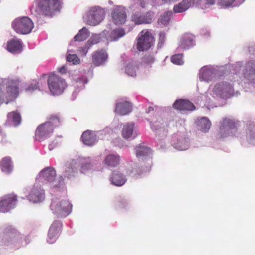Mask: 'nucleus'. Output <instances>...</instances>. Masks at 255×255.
Listing matches in <instances>:
<instances>
[{"label":"nucleus","mask_w":255,"mask_h":255,"mask_svg":"<svg viewBox=\"0 0 255 255\" xmlns=\"http://www.w3.org/2000/svg\"><path fill=\"white\" fill-rule=\"evenodd\" d=\"M62 123L60 117L58 115H52L48 118V121L40 124L35 132V139L41 141L50 136L55 128L59 127Z\"/></svg>","instance_id":"nucleus-1"},{"label":"nucleus","mask_w":255,"mask_h":255,"mask_svg":"<svg viewBox=\"0 0 255 255\" xmlns=\"http://www.w3.org/2000/svg\"><path fill=\"white\" fill-rule=\"evenodd\" d=\"M47 84L49 91L53 95L61 94L67 87L65 80L54 73L49 74Z\"/></svg>","instance_id":"nucleus-2"},{"label":"nucleus","mask_w":255,"mask_h":255,"mask_svg":"<svg viewBox=\"0 0 255 255\" xmlns=\"http://www.w3.org/2000/svg\"><path fill=\"white\" fill-rule=\"evenodd\" d=\"M61 0H40L38 7L45 16L52 17L60 11L62 7Z\"/></svg>","instance_id":"nucleus-3"},{"label":"nucleus","mask_w":255,"mask_h":255,"mask_svg":"<svg viewBox=\"0 0 255 255\" xmlns=\"http://www.w3.org/2000/svg\"><path fill=\"white\" fill-rule=\"evenodd\" d=\"M72 205L68 200L59 201L57 199L52 200L50 208L58 217H66L72 211Z\"/></svg>","instance_id":"nucleus-4"},{"label":"nucleus","mask_w":255,"mask_h":255,"mask_svg":"<svg viewBox=\"0 0 255 255\" xmlns=\"http://www.w3.org/2000/svg\"><path fill=\"white\" fill-rule=\"evenodd\" d=\"M34 27L32 20L27 16L18 17L12 23V27L19 34H27L29 33Z\"/></svg>","instance_id":"nucleus-5"},{"label":"nucleus","mask_w":255,"mask_h":255,"mask_svg":"<svg viewBox=\"0 0 255 255\" xmlns=\"http://www.w3.org/2000/svg\"><path fill=\"white\" fill-rule=\"evenodd\" d=\"M105 16V11L104 9L98 6H94L89 9L84 17V20L87 24L95 26L103 21Z\"/></svg>","instance_id":"nucleus-6"},{"label":"nucleus","mask_w":255,"mask_h":255,"mask_svg":"<svg viewBox=\"0 0 255 255\" xmlns=\"http://www.w3.org/2000/svg\"><path fill=\"white\" fill-rule=\"evenodd\" d=\"M154 38L148 30H142L137 39L136 48L139 51L148 50L154 44Z\"/></svg>","instance_id":"nucleus-7"},{"label":"nucleus","mask_w":255,"mask_h":255,"mask_svg":"<svg viewBox=\"0 0 255 255\" xmlns=\"http://www.w3.org/2000/svg\"><path fill=\"white\" fill-rule=\"evenodd\" d=\"M237 131V123L234 120L226 118L221 123L219 137L224 138Z\"/></svg>","instance_id":"nucleus-8"},{"label":"nucleus","mask_w":255,"mask_h":255,"mask_svg":"<svg viewBox=\"0 0 255 255\" xmlns=\"http://www.w3.org/2000/svg\"><path fill=\"white\" fill-rule=\"evenodd\" d=\"M2 82L6 84V92L7 96H6L8 98L6 101H3V102L7 104L9 102L15 99L19 93V81L18 80H12V79H4L2 80ZM3 101V98H2Z\"/></svg>","instance_id":"nucleus-9"},{"label":"nucleus","mask_w":255,"mask_h":255,"mask_svg":"<svg viewBox=\"0 0 255 255\" xmlns=\"http://www.w3.org/2000/svg\"><path fill=\"white\" fill-rule=\"evenodd\" d=\"M17 201V196L14 194H9L3 196L1 200V212H7L14 208Z\"/></svg>","instance_id":"nucleus-10"},{"label":"nucleus","mask_w":255,"mask_h":255,"mask_svg":"<svg viewBox=\"0 0 255 255\" xmlns=\"http://www.w3.org/2000/svg\"><path fill=\"white\" fill-rule=\"evenodd\" d=\"M154 13L152 11L146 12L144 14L139 12H135L131 16V20L136 24H149L152 22Z\"/></svg>","instance_id":"nucleus-11"},{"label":"nucleus","mask_w":255,"mask_h":255,"mask_svg":"<svg viewBox=\"0 0 255 255\" xmlns=\"http://www.w3.org/2000/svg\"><path fill=\"white\" fill-rule=\"evenodd\" d=\"M111 17L113 22L116 25L125 23L127 19V13L124 7L117 6L112 11Z\"/></svg>","instance_id":"nucleus-12"},{"label":"nucleus","mask_w":255,"mask_h":255,"mask_svg":"<svg viewBox=\"0 0 255 255\" xmlns=\"http://www.w3.org/2000/svg\"><path fill=\"white\" fill-rule=\"evenodd\" d=\"M108 59V54L104 49L94 51L92 55V61L96 67L103 66Z\"/></svg>","instance_id":"nucleus-13"},{"label":"nucleus","mask_w":255,"mask_h":255,"mask_svg":"<svg viewBox=\"0 0 255 255\" xmlns=\"http://www.w3.org/2000/svg\"><path fill=\"white\" fill-rule=\"evenodd\" d=\"M62 223L55 221L51 225L48 234L47 242L49 244L54 243L58 239L62 228Z\"/></svg>","instance_id":"nucleus-14"},{"label":"nucleus","mask_w":255,"mask_h":255,"mask_svg":"<svg viewBox=\"0 0 255 255\" xmlns=\"http://www.w3.org/2000/svg\"><path fill=\"white\" fill-rule=\"evenodd\" d=\"M28 200L33 203L41 202L44 199V190L34 185L27 196Z\"/></svg>","instance_id":"nucleus-15"},{"label":"nucleus","mask_w":255,"mask_h":255,"mask_svg":"<svg viewBox=\"0 0 255 255\" xmlns=\"http://www.w3.org/2000/svg\"><path fill=\"white\" fill-rule=\"evenodd\" d=\"M173 107L179 111H191L195 108L194 105L191 102L183 99L176 100L174 103Z\"/></svg>","instance_id":"nucleus-16"},{"label":"nucleus","mask_w":255,"mask_h":255,"mask_svg":"<svg viewBox=\"0 0 255 255\" xmlns=\"http://www.w3.org/2000/svg\"><path fill=\"white\" fill-rule=\"evenodd\" d=\"M81 138L84 144L88 146H92L97 141L96 134L90 130H87L83 132Z\"/></svg>","instance_id":"nucleus-17"},{"label":"nucleus","mask_w":255,"mask_h":255,"mask_svg":"<svg viewBox=\"0 0 255 255\" xmlns=\"http://www.w3.org/2000/svg\"><path fill=\"white\" fill-rule=\"evenodd\" d=\"M132 107L130 103L123 101L116 103L115 112L120 115H125L131 111Z\"/></svg>","instance_id":"nucleus-18"},{"label":"nucleus","mask_w":255,"mask_h":255,"mask_svg":"<svg viewBox=\"0 0 255 255\" xmlns=\"http://www.w3.org/2000/svg\"><path fill=\"white\" fill-rule=\"evenodd\" d=\"M121 157L119 154H109L104 160L103 163L108 167L115 168L119 165Z\"/></svg>","instance_id":"nucleus-19"},{"label":"nucleus","mask_w":255,"mask_h":255,"mask_svg":"<svg viewBox=\"0 0 255 255\" xmlns=\"http://www.w3.org/2000/svg\"><path fill=\"white\" fill-rule=\"evenodd\" d=\"M7 50L13 54L20 53L22 50L21 42L17 39H12L7 42L6 45Z\"/></svg>","instance_id":"nucleus-20"},{"label":"nucleus","mask_w":255,"mask_h":255,"mask_svg":"<svg viewBox=\"0 0 255 255\" xmlns=\"http://www.w3.org/2000/svg\"><path fill=\"white\" fill-rule=\"evenodd\" d=\"M20 236V233L13 226H7L4 231V237L5 240L10 241L18 239Z\"/></svg>","instance_id":"nucleus-21"},{"label":"nucleus","mask_w":255,"mask_h":255,"mask_svg":"<svg viewBox=\"0 0 255 255\" xmlns=\"http://www.w3.org/2000/svg\"><path fill=\"white\" fill-rule=\"evenodd\" d=\"M7 120L6 123L11 124L16 127L19 126L21 122L20 114L17 111L11 112L7 114Z\"/></svg>","instance_id":"nucleus-22"},{"label":"nucleus","mask_w":255,"mask_h":255,"mask_svg":"<svg viewBox=\"0 0 255 255\" xmlns=\"http://www.w3.org/2000/svg\"><path fill=\"white\" fill-rule=\"evenodd\" d=\"M126 180V177L122 173L118 171L113 172L111 181L113 185L121 186L125 183Z\"/></svg>","instance_id":"nucleus-23"},{"label":"nucleus","mask_w":255,"mask_h":255,"mask_svg":"<svg viewBox=\"0 0 255 255\" xmlns=\"http://www.w3.org/2000/svg\"><path fill=\"white\" fill-rule=\"evenodd\" d=\"M39 176L48 182H53L56 177V171L53 168L47 167L41 171Z\"/></svg>","instance_id":"nucleus-24"},{"label":"nucleus","mask_w":255,"mask_h":255,"mask_svg":"<svg viewBox=\"0 0 255 255\" xmlns=\"http://www.w3.org/2000/svg\"><path fill=\"white\" fill-rule=\"evenodd\" d=\"M13 169L12 162L9 157H5L1 161V170L6 174L12 172Z\"/></svg>","instance_id":"nucleus-25"},{"label":"nucleus","mask_w":255,"mask_h":255,"mask_svg":"<svg viewBox=\"0 0 255 255\" xmlns=\"http://www.w3.org/2000/svg\"><path fill=\"white\" fill-rule=\"evenodd\" d=\"M194 40L193 36L190 34H185L181 38V47L182 48H188L193 45Z\"/></svg>","instance_id":"nucleus-26"},{"label":"nucleus","mask_w":255,"mask_h":255,"mask_svg":"<svg viewBox=\"0 0 255 255\" xmlns=\"http://www.w3.org/2000/svg\"><path fill=\"white\" fill-rule=\"evenodd\" d=\"M191 5V0H183L181 2L174 5L173 10L175 13L182 12L186 10Z\"/></svg>","instance_id":"nucleus-27"},{"label":"nucleus","mask_w":255,"mask_h":255,"mask_svg":"<svg viewBox=\"0 0 255 255\" xmlns=\"http://www.w3.org/2000/svg\"><path fill=\"white\" fill-rule=\"evenodd\" d=\"M134 124H127L125 125L122 129V136L125 138H129L133 133Z\"/></svg>","instance_id":"nucleus-28"},{"label":"nucleus","mask_w":255,"mask_h":255,"mask_svg":"<svg viewBox=\"0 0 255 255\" xmlns=\"http://www.w3.org/2000/svg\"><path fill=\"white\" fill-rule=\"evenodd\" d=\"M89 36V32L88 29L85 27H83L75 36L74 39L75 41H82L86 40Z\"/></svg>","instance_id":"nucleus-29"},{"label":"nucleus","mask_w":255,"mask_h":255,"mask_svg":"<svg viewBox=\"0 0 255 255\" xmlns=\"http://www.w3.org/2000/svg\"><path fill=\"white\" fill-rule=\"evenodd\" d=\"M125 34V31L123 28H116L112 30L110 34V38L114 41L117 40Z\"/></svg>","instance_id":"nucleus-30"},{"label":"nucleus","mask_w":255,"mask_h":255,"mask_svg":"<svg viewBox=\"0 0 255 255\" xmlns=\"http://www.w3.org/2000/svg\"><path fill=\"white\" fill-rule=\"evenodd\" d=\"M150 152V148L144 146L140 145L136 148V155L138 158L146 156Z\"/></svg>","instance_id":"nucleus-31"},{"label":"nucleus","mask_w":255,"mask_h":255,"mask_svg":"<svg viewBox=\"0 0 255 255\" xmlns=\"http://www.w3.org/2000/svg\"><path fill=\"white\" fill-rule=\"evenodd\" d=\"M211 125V123L207 118L204 117L201 119L199 126L202 131L207 132L210 128Z\"/></svg>","instance_id":"nucleus-32"},{"label":"nucleus","mask_w":255,"mask_h":255,"mask_svg":"<svg viewBox=\"0 0 255 255\" xmlns=\"http://www.w3.org/2000/svg\"><path fill=\"white\" fill-rule=\"evenodd\" d=\"M246 67V71L244 73L245 77H248L249 75L255 74V61L248 62Z\"/></svg>","instance_id":"nucleus-33"},{"label":"nucleus","mask_w":255,"mask_h":255,"mask_svg":"<svg viewBox=\"0 0 255 255\" xmlns=\"http://www.w3.org/2000/svg\"><path fill=\"white\" fill-rule=\"evenodd\" d=\"M171 61L174 64L181 65L184 63L183 60V54H177L171 56Z\"/></svg>","instance_id":"nucleus-34"},{"label":"nucleus","mask_w":255,"mask_h":255,"mask_svg":"<svg viewBox=\"0 0 255 255\" xmlns=\"http://www.w3.org/2000/svg\"><path fill=\"white\" fill-rule=\"evenodd\" d=\"M223 87L224 82H222L216 85L214 88L213 89V92L217 95L224 98V91L222 90H223Z\"/></svg>","instance_id":"nucleus-35"},{"label":"nucleus","mask_w":255,"mask_h":255,"mask_svg":"<svg viewBox=\"0 0 255 255\" xmlns=\"http://www.w3.org/2000/svg\"><path fill=\"white\" fill-rule=\"evenodd\" d=\"M67 60L69 62H72L73 64H78L80 60L76 54H69L67 56Z\"/></svg>","instance_id":"nucleus-36"},{"label":"nucleus","mask_w":255,"mask_h":255,"mask_svg":"<svg viewBox=\"0 0 255 255\" xmlns=\"http://www.w3.org/2000/svg\"><path fill=\"white\" fill-rule=\"evenodd\" d=\"M224 96L226 97L228 94H230L233 92V87L232 85L226 82H224Z\"/></svg>","instance_id":"nucleus-37"},{"label":"nucleus","mask_w":255,"mask_h":255,"mask_svg":"<svg viewBox=\"0 0 255 255\" xmlns=\"http://www.w3.org/2000/svg\"><path fill=\"white\" fill-rule=\"evenodd\" d=\"M76 169L72 167L68 166L65 170L64 176L67 178H70L74 175Z\"/></svg>","instance_id":"nucleus-38"},{"label":"nucleus","mask_w":255,"mask_h":255,"mask_svg":"<svg viewBox=\"0 0 255 255\" xmlns=\"http://www.w3.org/2000/svg\"><path fill=\"white\" fill-rule=\"evenodd\" d=\"M154 61L155 58L153 55L146 54L143 58V62L147 64H152Z\"/></svg>","instance_id":"nucleus-39"},{"label":"nucleus","mask_w":255,"mask_h":255,"mask_svg":"<svg viewBox=\"0 0 255 255\" xmlns=\"http://www.w3.org/2000/svg\"><path fill=\"white\" fill-rule=\"evenodd\" d=\"M169 19L168 13L166 12L160 17L159 20L161 23L166 25L169 22Z\"/></svg>","instance_id":"nucleus-40"},{"label":"nucleus","mask_w":255,"mask_h":255,"mask_svg":"<svg viewBox=\"0 0 255 255\" xmlns=\"http://www.w3.org/2000/svg\"><path fill=\"white\" fill-rule=\"evenodd\" d=\"M249 136L254 137L255 136V126L250 125L249 127V132L247 133Z\"/></svg>","instance_id":"nucleus-41"},{"label":"nucleus","mask_w":255,"mask_h":255,"mask_svg":"<svg viewBox=\"0 0 255 255\" xmlns=\"http://www.w3.org/2000/svg\"><path fill=\"white\" fill-rule=\"evenodd\" d=\"M213 74V73L211 71H210V70H207V71H204L202 73V77L205 80H206V81H209L211 79L208 78L207 77L209 76H211Z\"/></svg>","instance_id":"nucleus-42"},{"label":"nucleus","mask_w":255,"mask_h":255,"mask_svg":"<svg viewBox=\"0 0 255 255\" xmlns=\"http://www.w3.org/2000/svg\"><path fill=\"white\" fill-rule=\"evenodd\" d=\"M89 49V47L87 46H84L83 47H79L78 49V51L81 53L82 55L85 56L88 52Z\"/></svg>","instance_id":"nucleus-43"},{"label":"nucleus","mask_w":255,"mask_h":255,"mask_svg":"<svg viewBox=\"0 0 255 255\" xmlns=\"http://www.w3.org/2000/svg\"><path fill=\"white\" fill-rule=\"evenodd\" d=\"M126 72L129 75L133 76L135 75V71L130 66H128L126 69Z\"/></svg>","instance_id":"nucleus-44"},{"label":"nucleus","mask_w":255,"mask_h":255,"mask_svg":"<svg viewBox=\"0 0 255 255\" xmlns=\"http://www.w3.org/2000/svg\"><path fill=\"white\" fill-rule=\"evenodd\" d=\"M165 38V34L163 32H161L159 34V43L158 44H162L164 42V39Z\"/></svg>","instance_id":"nucleus-45"},{"label":"nucleus","mask_w":255,"mask_h":255,"mask_svg":"<svg viewBox=\"0 0 255 255\" xmlns=\"http://www.w3.org/2000/svg\"><path fill=\"white\" fill-rule=\"evenodd\" d=\"M58 71L62 74H65L67 72V69L65 66H63L58 68Z\"/></svg>","instance_id":"nucleus-46"},{"label":"nucleus","mask_w":255,"mask_h":255,"mask_svg":"<svg viewBox=\"0 0 255 255\" xmlns=\"http://www.w3.org/2000/svg\"><path fill=\"white\" fill-rule=\"evenodd\" d=\"M91 166V164L90 163H85L84 164L82 165V168L83 169H88L90 168Z\"/></svg>","instance_id":"nucleus-47"},{"label":"nucleus","mask_w":255,"mask_h":255,"mask_svg":"<svg viewBox=\"0 0 255 255\" xmlns=\"http://www.w3.org/2000/svg\"><path fill=\"white\" fill-rule=\"evenodd\" d=\"M138 1L140 2L141 6L142 8L145 7V3L146 0H138Z\"/></svg>","instance_id":"nucleus-48"},{"label":"nucleus","mask_w":255,"mask_h":255,"mask_svg":"<svg viewBox=\"0 0 255 255\" xmlns=\"http://www.w3.org/2000/svg\"><path fill=\"white\" fill-rule=\"evenodd\" d=\"M215 0H207V3L210 4H214Z\"/></svg>","instance_id":"nucleus-49"},{"label":"nucleus","mask_w":255,"mask_h":255,"mask_svg":"<svg viewBox=\"0 0 255 255\" xmlns=\"http://www.w3.org/2000/svg\"><path fill=\"white\" fill-rule=\"evenodd\" d=\"M180 150H184L185 149V148H182V147H181L179 148Z\"/></svg>","instance_id":"nucleus-50"}]
</instances>
